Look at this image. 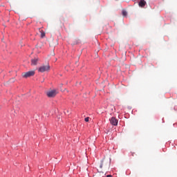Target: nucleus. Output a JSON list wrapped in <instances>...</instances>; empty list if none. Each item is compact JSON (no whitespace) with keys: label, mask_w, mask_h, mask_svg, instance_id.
Here are the masks:
<instances>
[{"label":"nucleus","mask_w":177,"mask_h":177,"mask_svg":"<svg viewBox=\"0 0 177 177\" xmlns=\"http://www.w3.org/2000/svg\"><path fill=\"white\" fill-rule=\"evenodd\" d=\"M50 70V66L48 64L47 65H42L41 66L39 69V73H45V71H49Z\"/></svg>","instance_id":"1"},{"label":"nucleus","mask_w":177,"mask_h":177,"mask_svg":"<svg viewBox=\"0 0 177 177\" xmlns=\"http://www.w3.org/2000/svg\"><path fill=\"white\" fill-rule=\"evenodd\" d=\"M35 75V71H30L26 73H22V77L24 78H30V77H32Z\"/></svg>","instance_id":"2"},{"label":"nucleus","mask_w":177,"mask_h":177,"mask_svg":"<svg viewBox=\"0 0 177 177\" xmlns=\"http://www.w3.org/2000/svg\"><path fill=\"white\" fill-rule=\"evenodd\" d=\"M57 93H59V92L57 91V90H55V89L50 90L46 92V95L48 97H55V96H56Z\"/></svg>","instance_id":"3"},{"label":"nucleus","mask_w":177,"mask_h":177,"mask_svg":"<svg viewBox=\"0 0 177 177\" xmlns=\"http://www.w3.org/2000/svg\"><path fill=\"white\" fill-rule=\"evenodd\" d=\"M103 167H104V168L110 167V163L109 162V161H106V160L103 159L100 165V168H103Z\"/></svg>","instance_id":"4"},{"label":"nucleus","mask_w":177,"mask_h":177,"mask_svg":"<svg viewBox=\"0 0 177 177\" xmlns=\"http://www.w3.org/2000/svg\"><path fill=\"white\" fill-rule=\"evenodd\" d=\"M111 124L112 125H114L115 127H117L118 125V120L117 118L112 117L110 120Z\"/></svg>","instance_id":"5"},{"label":"nucleus","mask_w":177,"mask_h":177,"mask_svg":"<svg viewBox=\"0 0 177 177\" xmlns=\"http://www.w3.org/2000/svg\"><path fill=\"white\" fill-rule=\"evenodd\" d=\"M138 5L140 8H145L146 6V1L140 0Z\"/></svg>","instance_id":"6"},{"label":"nucleus","mask_w":177,"mask_h":177,"mask_svg":"<svg viewBox=\"0 0 177 177\" xmlns=\"http://www.w3.org/2000/svg\"><path fill=\"white\" fill-rule=\"evenodd\" d=\"M38 63V59L34 58L31 60V64L32 66H37V64Z\"/></svg>","instance_id":"7"},{"label":"nucleus","mask_w":177,"mask_h":177,"mask_svg":"<svg viewBox=\"0 0 177 177\" xmlns=\"http://www.w3.org/2000/svg\"><path fill=\"white\" fill-rule=\"evenodd\" d=\"M39 32H41V38H45V32L41 28L39 29Z\"/></svg>","instance_id":"8"},{"label":"nucleus","mask_w":177,"mask_h":177,"mask_svg":"<svg viewBox=\"0 0 177 177\" xmlns=\"http://www.w3.org/2000/svg\"><path fill=\"white\" fill-rule=\"evenodd\" d=\"M122 13L123 16H127L128 15V12H127V11H125L124 10H122Z\"/></svg>","instance_id":"9"},{"label":"nucleus","mask_w":177,"mask_h":177,"mask_svg":"<svg viewBox=\"0 0 177 177\" xmlns=\"http://www.w3.org/2000/svg\"><path fill=\"white\" fill-rule=\"evenodd\" d=\"M84 121L86 122H89V117L85 118Z\"/></svg>","instance_id":"10"},{"label":"nucleus","mask_w":177,"mask_h":177,"mask_svg":"<svg viewBox=\"0 0 177 177\" xmlns=\"http://www.w3.org/2000/svg\"><path fill=\"white\" fill-rule=\"evenodd\" d=\"M106 177H113L111 175H107Z\"/></svg>","instance_id":"11"},{"label":"nucleus","mask_w":177,"mask_h":177,"mask_svg":"<svg viewBox=\"0 0 177 177\" xmlns=\"http://www.w3.org/2000/svg\"><path fill=\"white\" fill-rule=\"evenodd\" d=\"M67 111V113H68V111Z\"/></svg>","instance_id":"12"}]
</instances>
